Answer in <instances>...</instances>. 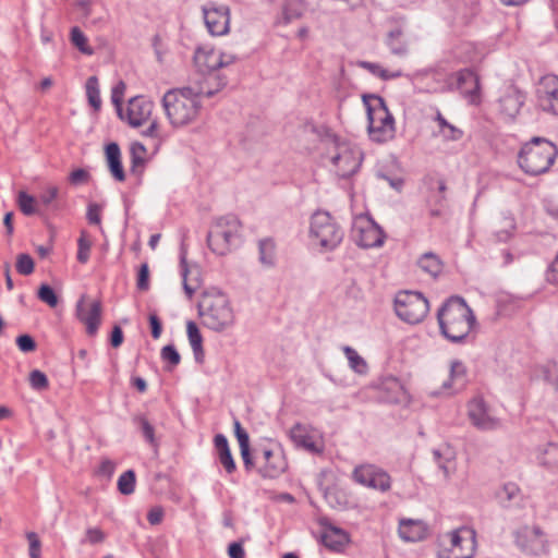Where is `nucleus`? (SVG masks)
Instances as JSON below:
<instances>
[{
  "mask_svg": "<svg viewBox=\"0 0 558 558\" xmlns=\"http://www.w3.org/2000/svg\"><path fill=\"white\" fill-rule=\"evenodd\" d=\"M438 323L441 333L450 341L458 342L471 332L475 317L462 299L451 298L439 310Z\"/></svg>",
  "mask_w": 558,
  "mask_h": 558,
  "instance_id": "nucleus-1",
  "label": "nucleus"
},
{
  "mask_svg": "<svg viewBox=\"0 0 558 558\" xmlns=\"http://www.w3.org/2000/svg\"><path fill=\"white\" fill-rule=\"evenodd\" d=\"M162 107L173 128L193 123L199 116L202 104L192 86L171 89L162 97Z\"/></svg>",
  "mask_w": 558,
  "mask_h": 558,
  "instance_id": "nucleus-2",
  "label": "nucleus"
},
{
  "mask_svg": "<svg viewBox=\"0 0 558 558\" xmlns=\"http://www.w3.org/2000/svg\"><path fill=\"white\" fill-rule=\"evenodd\" d=\"M557 155L558 149L551 142L535 137L521 147L518 165L526 174L539 175L550 169Z\"/></svg>",
  "mask_w": 558,
  "mask_h": 558,
  "instance_id": "nucleus-3",
  "label": "nucleus"
},
{
  "mask_svg": "<svg viewBox=\"0 0 558 558\" xmlns=\"http://www.w3.org/2000/svg\"><path fill=\"white\" fill-rule=\"evenodd\" d=\"M364 104L367 109L368 134L372 141L377 143L391 141L396 134V123L384 99L375 95L365 96Z\"/></svg>",
  "mask_w": 558,
  "mask_h": 558,
  "instance_id": "nucleus-4",
  "label": "nucleus"
},
{
  "mask_svg": "<svg viewBox=\"0 0 558 558\" xmlns=\"http://www.w3.org/2000/svg\"><path fill=\"white\" fill-rule=\"evenodd\" d=\"M327 158L338 178L350 179L359 172L363 162V153L354 144L335 141L328 148Z\"/></svg>",
  "mask_w": 558,
  "mask_h": 558,
  "instance_id": "nucleus-5",
  "label": "nucleus"
},
{
  "mask_svg": "<svg viewBox=\"0 0 558 558\" xmlns=\"http://www.w3.org/2000/svg\"><path fill=\"white\" fill-rule=\"evenodd\" d=\"M476 546L475 530L461 526L441 537L437 556L438 558H473Z\"/></svg>",
  "mask_w": 558,
  "mask_h": 558,
  "instance_id": "nucleus-6",
  "label": "nucleus"
},
{
  "mask_svg": "<svg viewBox=\"0 0 558 558\" xmlns=\"http://www.w3.org/2000/svg\"><path fill=\"white\" fill-rule=\"evenodd\" d=\"M310 239L322 251H332L343 239V231L326 211H317L311 218Z\"/></svg>",
  "mask_w": 558,
  "mask_h": 558,
  "instance_id": "nucleus-7",
  "label": "nucleus"
},
{
  "mask_svg": "<svg viewBox=\"0 0 558 558\" xmlns=\"http://www.w3.org/2000/svg\"><path fill=\"white\" fill-rule=\"evenodd\" d=\"M241 222L234 216L218 218L211 226L207 242L209 248L218 254L226 255L231 251L232 245L239 238Z\"/></svg>",
  "mask_w": 558,
  "mask_h": 558,
  "instance_id": "nucleus-8",
  "label": "nucleus"
},
{
  "mask_svg": "<svg viewBox=\"0 0 558 558\" xmlns=\"http://www.w3.org/2000/svg\"><path fill=\"white\" fill-rule=\"evenodd\" d=\"M203 323L214 330H222L233 323V312L223 294L206 295L201 303Z\"/></svg>",
  "mask_w": 558,
  "mask_h": 558,
  "instance_id": "nucleus-9",
  "label": "nucleus"
},
{
  "mask_svg": "<svg viewBox=\"0 0 558 558\" xmlns=\"http://www.w3.org/2000/svg\"><path fill=\"white\" fill-rule=\"evenodd\" d=\"M395 311L403 322L418 324L426 317L429 304L420 292L401 291L396 295Z\"/></svg>",
  "mask_w": 558,
  "mask_h": 558,
  "instance_id": "nucleus-10",
  "label": "nucleus"
},
{
  "mask_svg": "<svg viewBox=\"0 0 558 558\" xmlns=\"http://www.w3.org/2000/svg\"><path fill=\"white\" fill-rule=\"evenodd\" d=\"M352 238L362 247H376L384 244L385 233L373 219L359 216L353 222Z\"/></svg>",
  "mask_w": 558,
  "mask_h": 558,
  "instance_id": "nucleus-11",
  "label": "nucleus"
},
{
  "mask_svg": "<svg viewBox=\"0 0 558 558\" xmlns=\"http://www.w3.org/2000/svg\"><path fill=\"white\" fill-rule=\"evenodd\" d=\"M289 437L295 447L311 453H322L325 449L323 433L312 425L296 423L291 427Z\"/></svg>",
  "mask_w": 558,
  "mask_h": 558,
  "instance_id": "nucleus-12",
  "label": "nucleus"
},
{
  "mask_svg": "<svg viewBox=\"0 0 558 558\" xmlns=\"http://www.w3.org/2000/svg\"><path fill=\"white\" fill-rule=\"evenodd\" d=\"M254 466L267 477L274 478L282 474L287 469V460L279 448L263 447L256 450Z\"/></svg>",
  "mask_w": 558,
  "mask_h": 558,
  "instance_id": "nucleus-13",
  "label": "nucleus"
},
{
  "mask_svg": "<svg viewBox=\"0 0 558 558\" xmlns=\"http://www.w3.org/2000/svg\"><path fill=\"white\" fill-rule=\"evenodd\" d=\"M154 102L143 96H136L129 100L125 108H121L118 114L132 128H140L151 119Z\"/></svg>",
  "mask_w": 558,
  "mask_h": 558,
  "instance_id": "nucleus-14",
  "label": "nucleus"
},
{
  "mask_svg": "<svg viewBox=\"0 0 558 558\" xmlns=\"http://www.w3.org/2000/svg\"><path fill=\"white\" fill-rule=\"evenodd\" d=\"M517 543L527 555L544 556L549 551L548 536L536 525L521 529L517 536Z\"/></svg>",
  "mask_w": 558,
  "mask_h": 558,
  "instance_id": "nucleus-15",
  "label": "nucleus"
},
{
  "mask_svg": "<svg viewBox=\"0 0 558 558\" xmlns=\"http://www.w3.org/2000/svg\"><path fill=\"white\" fill-rule=\"evenodd\" d=\"M353 480L365 487L383 493L391 487L390 475L375 464L365 463L356 466L353 471Z\"/></svg>",
  "mask_w": 558,
  "mask_h": 558,
  "instance_id": "nucleus-16",
  "label": "nucleus"
},
{
  "mask_svg": "<svg viewBox=\"0 0 558 558\" xmlns=\"http://www.w3.org/2000/svg\"><path fill=\"white\" fill-rule=\"evenodd\" d=\"M536 106L542 111L558 116V76H543L536 86Z\"/></svg>",
  "mask_w": 558,
  "mask_h": 558,
  "instance_id": "nucleus-17",
  "label": "nucleus"
},
{
  "mask_svg": "<svg viewBox=\"0 0 558 558\" xmlns=\"http://www.w3.org/2000/svg\"><path fill=\"white\" fill-rule=\"evenodd\" d=\"M76 317L89 336L96 335L101 323L100 302L86 296L81 298L76 305Z\"/></svg>",
  "mask_w": 558,
  "mask_h": 558,
  "instance_id": "nucleus-18",
  "label": "nucleus"
},
{
  "mask_svg": "<svg viewBox=\"0 0 558 558\" xmlns=\"http://www.w3.org/2000/svg\"><path fill=\"white\" fill-rule=\"evenodd\" d=\"M231 54L222 53L208 47L198 48L194 56L197 68L204 72H218L217 70L233 62Z\"/></svg>",
  "mask_w": 558,
  "mask_h": 558,
  "instance_id": "nucleus-19",
  "label": "nucleus"
},
{
  "mask_svg": "<svg viewBox=\"0 0 558 558\" xmlns=\"http://www.w3.org/2000/svg\"><path fill=\"white\" fill-rule=\"evenodd\" d=\"M468 416L471 423L482 430H493L499 426V420L492 414L482 398H474L469 402Z\"/></svg>",
  "mask_w": 558,
  "mask_h": 558,
  "instance_id": "nucleus-20",
  "label": "nucleus"
},
{
  "mask_svg": "<svg viewBox=\"0 0 558 558\" xmlns=\"http://www.w3.org/2000/svg\"><path fill=\"white\" fill-rule=\"evenodd\" d=\"M204 19L211 35L221 36L229 32L230 13L227 7L205 8Z\"/></svg>",
  "mask_w": 558,
  "mask_h": 558,
  "instance_id": "nucleus-21",
  "label": "nucleus"
},
{
  "mask_svg": "<svg viewBox=\"0 0 558 558\" xmlns=\"http://www.w3.org/2000/svg\"><path fill=\"white\" fill-rule=\"evenodd\" d=\"M227 84L225 77L219 72L204 73L199 81H195L190 86L193 87L196 96L202 100L203 97H210Z\"/></svg>",
  "mask_w": 558,
  "mask_h": 558,
  "instance_id": "nucleus-22",
  "label": "nucleus"
},
{
  "mask_svg": "<svg viewBox=\"0 0 558 558\" xmlns=\"http://www.w3.org/2000/svg\"><path fill=\"white\" fill-rule=\"evenodd\" d=\"M428 534L427 525L422 520L402 519L399 523V535L408 542H420Z\"/></svg>",
  "mask_w": 558,
  "mask_h": 558,
  "instance_id": "nucleus-23",
  "label": "nucleus"
},
{
  "mask_svg": "<svg viewBox=\"0 0 558 558\" xmlns=\"http://www.w3.org/2000/svg\"><path fill=\"white\" fill-rule=\"evenodd\" d=\"M214 444L217 453V460L220 465L225 469L228 475L234 474L236 471V464L231 454L227 438L223 435L218 434L215 436Z\"/></svg>",
  "mask_w": 558,
  "mask_h": 558,
  "instance_id": "nucleus-24",
  "label": "nucleus"
},
{
  "mask_svg": "<svg viewBox=\"0 0 558 558\" xmlns=\"http://www.w3.org/2000/svg\"><path fill=\"white\" fill-rule=\"evenodd\" d=\"M379 388L386 400L400 402L408 396L405 386L400 379L393 376H386L381 379Z\"/></svg>",
  "mask_w": 558,
  "mask_h": 558,
  "instance_id": "nucleus-25",
  "label": "nucleus"
},
{
  "mask_svg": "<svg viewBox=\"0 0 558 558\" xmlns=\"http://www.w3.org/2000/svg\"><path fill=\"white\" fill-rule=\"evenodd\" d=\"M323 544L333 551H342L350 542L345 531L336 526H326L322 535Z\"/></svg>",
  "mask_w": 558,
  "mask_h": 558,
  "instance_id": "nucleus-26",
  "label": "nucleus"
},
{
  "mask_svg": "<svg viewBox=\"0 0 558 558\" xmlns=\"http://www.w3.org/2000/svg\"><path fill=\"white\" fill-rule=\"evenodd\" d=\"M106 158L112 177L123 182L125 180L124 169L121 162V151L116 143H110L106 146Z\"/></svg>",
  "mask_w": 558,
  "mask_h": 558,
  "instance_id": "nucleus-27",
  "label": "nucleus"
},
{
  "mask_svg": "<svg viewBox=\"0 0 558 558\" xmlns=\"http://www.w3.org/2000/svg\"><path fill=\"white\" fill-rule=\"evenodd\" d=\"M459 86L469 93L470 101L477 104L480 101V81L472 71H461L458 76Z\"/></svg>",
  "mask_w": 558,
  "mask_h": 558,
  "instance_id": "nucleus-28",
  "label": "nucleus"
},
{
  "mask_svg": "<svg viewBox=\"0 0 558 558\" xmlns=\"http://www.w3.org/2000/svg\"><path fill=\"white\" fill-rule=\"evenodd\" d=\"M235 436L240 446L241 456L246 470L254 468V459L250 450V438L247 433L242 428L240 422H234Z\"/></svg>",
  "mask_w": 558,
  "mask_h": 558,
  "instance_id": "nucleus-29",
  "label": "nucleus"
},
{
  "mask_svg": "<svg viewBox=\"0 0 558 558\" xmlns=\"http://www.w3.org/2000/svg\"><path fill=\"white\" fill-rule=\"evenodd\" d=\"M538 463L548 470L558 471V444L549 442L541 448L536 457Z\"/></svg>",
  "mask_w": 558,
  "mask_h": 558,
  "instance_id": "nucleus-30",
  "label": "nucleus"
},
{
  "mask_svg": "<svg viewBox=\"0 0 558 558\" xmlns=\"http://www.w3.org/2000/svg\"><path fill=\"white\" fill-rule=\"evenodd\" d=\"M446 184L440 181L438 185V194L434 195L428 201V216L430 218H442L446 214V198H445Z\"/></svg>",
  "mask_w": 558,
  "mask_h": 558,
  "instance_id": "nucleus-31",
  "label": "nucleus"
},
{
  "mask_svg": "<svg viewBox=\"0 0 558 558\" xmlns=\"http://www.w3.org/2000/svg\"><path fill=\"white\" fill-rule=\"evenodd\" d=\"M187 337L190 344L193 349L195 359L197 362H202L204 357V349H203V337L197 325L194 322H189L186 325Z\"/></svg>",
  "mask_w": 558,
  "mask_h": 558,
  "instance_id": "nucleus-32",
  "label": "nucleus"
},
{
  "mask_svg": "<svg viewBox=\"0 0 558 558\" xmlns=\"http://www.w3.org/2000/svg\"><path fill=\"white\" fill-rule=\"evenodd\" d=\"M93 245V236L86 230H82L77 239L76 253V259L80 264H86L89 260Z\"/></svg>",
  "mask_w": 558,
  "mask_h": 558,
  "instance_id": "nucleus-33",
  "label": "nucleus"
},
{
  "mask_svg": "<svg viewBox=\"0 0 558 558\" xmlns=\"http://www.w3.org/2000/svg\"><path fill=\"white\" fill-rule=\"evenodd\" d=\"M449 380V387L453 390H459L464 387L466 381V368L462 362L457 360L451 362Z\"/></svg>",
  "mask_w": 558,
  "mask_h": 558,
  "instance_id": "nucleus-34",
  "label": "nucleus"
},
{
  "mask_svg": "<svg viewBox=\"0 0 558 558\" xmlns=\"http://www.w3.org/2000/svg\"><path fill=\"white\" fill-rule=\"evenodd\" d=\"M435 120L438 124V133L444 140L458 141L462 137L463 132L449 123L441 113L438 112Z\"/></svg>",
  "mask_w": 558,
  "mask_h": 558,
  "instance_id": "nucleus-35",
  "label": "nucleus"
},
{
  "mask_svg": "<svg viewBox=\"0 0 558 558\" xmlns=\"http://www.w3.org/2000/svg\"><path fill=\"white\" fill-rule=\"evenodd\" d=\"M85 89L89 106L94 109V111H99L101 108V98L98 80L96 76H90L87 78Z\"/></svg>",
  "mask_w": 558,
  "mask_h": 558,
  "instance_id": "nucleus-36",
  "label": "nucleus"
},
{
  "mask_svg": "<svg viewBox=\"0 0 558 558\" xmlns=\"http://www.w3.org/2000/svg\"><path fill=\"white\" fill-rule=\"evenodd\" d=\"M303 4L300 1H287L282 8L281 24H289L302 16Z\"/></svg>",
  "mask_w": 558,
  "mask_h": 558,
  "instance_id": "nucleus-37",
  "label": "nucleus"
},
{
  "mask_svg": "<svg viewBox=\"0 0 558 558\" xmlns=\"http://www.w3.org/2000/svg\"><path fill=\"white\" fill-rule=\"evenodd\" d=\"M343 353L349 361L350 367L359 374H366L368 371L367 362L351 347H344Z\"/></svg>",
  "mask_w": 558,
  "mask_h": 558,
  "instance_id": "nucleus-38",
  "label": "nucleus"
},
{
  "mask_svg": "<svg viewBox=\"0 0 558 558\" xmlns=\"http://www.w3.org/2000/svg\"><path fill=\"white\" fill-rule=\"evenodd\" d=\"M515 220L513 217H504L499 221V227L495 232L496 239L499 242H508L510 239H512L514 232H515Z\"/></svg>",
  "mask_w": 558,
  "mask_h": 558,
  "instance_id": "nucleus-39",
  "label": "nucleus"
},
{
  "mask_svg": "<svg viewBox=\"0 0 558 558\" xmlns=\"http://www.w3.org/2000/svg\"><path fill=\"white\" fill-rule=\"evenodd\" d=\"M147 160V149L146 147L135 142L131 145V161H132V171H137V169H142Z\"/></svg>",
  "mask_w": 558,
  "mask_h": 558,
  "instance_id": "nucleus-40",
  "label": "nucleus"
},
{
  "mask_svg": "<svg viewBox=\"0 0 558 558\" xmlns=\"http://www.w3.org/2000/svg\"><path fill=\"white\" fill-rule=\"evenodd\" d=\"M16 203L20 210L26 216H31L37 213L36 198L24 191L19 192Z\"/></svg>",
  "mask_w": 558,
  "mask_h": 558,
  "instance_id": "nucleus-41",
  "label": "nucleus"
},
{
  "mask_svg": "<svg viewBox=\"0 0 558 558\" xmlns=\"http://www.w3.org/2000/svg\"><path fill=\"white\" fill-rule=\"evenodd\" d=\"M71 43L84 54L90 56L94 53L93 48L88 44L87 37L78 27L71 29Z\"/></svg>",
  "mask_w": 558,
  "mask_h": 558,
  "instance_id": "nucleus-42",
  "label": "nucleus"
},
{
  "mask_svg": "<svg viewBox=\"0 0 558 558\" xmlns=\"http://www.w3.org/2000/svg\"><path fill=\"white\" fill-rule=\"evenodd\" d=\"M276 252L275 243L271 239H264L259 241V259L265 265H272L275 263Z\"/></svg>",
  "mask_w": 558,
  "mask_h": 558,
  "instance_id": "nucleus-43",
  "label": "nucleus"
},
{
  "mask_svg": "<svg viewBox=\"0 0 558 558\" xmlns=\"http://www.w3.org/2000/svg\"><path fill=\"white\" fill-rule=\"evenodd\" d=\"M135 473L132 470H129L119 477L118 489L123 495H131L135 489Z\"/></svg>",
  "mask_w": 558,
  "mask_h": 558,
  "instance_id": "nucleus-44",
  "label": "nucleus"
},
{
  "mask_svg": "<svg viewBox=\"0 0 558 558\" xmlns=\"http://www.w3.org/2000/svg\"><path fill=\"white\" fill-rule=\"evenodd\" d=\"M418 266L432 276H436L441 269L440 260L434 254H425L422 256L418 260Z\"/></svg>",
  "mask_w": 558,
  "mask_h": 558,
  "instance_id": "nucleus-45",
  "label": "nucleus"
},
{
  "mask_svg": "<svg viewBox=\"0 0 558 558\" xmlns=\"http://www.w3.org/2000/svg\"><path fill=\"white\" fill-rule=\"evenodd\" d=\"M362 65L364 69L369 71L372 74H374L383 80L397 78V77L401 76L400 71H389L377 63L364 62Z\"/></svg>",
  "mask_w": 558,
  "mask_h": 558,
  "instance_id": "nucleus-46",
  "label": "nucleus"
},
{
  "mask_svg": "<svg viewBox=\"0 0 558 558\" xmlns=\"http://www.w3.org/2000/svg\"><path fill=\"white\" fill-rule=\"evenodd\" d=\"M544 380L558 388V365L555 362H547L541 367Z\"/></svg>",
  "mask_w": 558,
  "mask_h": 558,
  "instance_id": "nucleus-47",
  "label": "nucleus"
},
{
  "mask_svg": "<svg viewBox=\"0 0 558 558\" xmlns=\"http://www.w3.org/2000/svg\"><path fill=\"white\" fill-rule=\"evenodd\" d=\"M37 295L41 302L46 303L50 307H56L58 304V296L53 289L48 284H41Z\"/></svg>",
  "mask_w": 558,
  "mask_h": 558,
  "instance_id": "nucleus-48",
  "label": "nucleus"
},
{
  "mask_svg": "<svg viewBox=\"0 0 558 558\" xmlns=\"http://www.w3.org/2000/svg\"><path fill=\"white\" fill-rule=\"evenodd\" d=\"M29 384L35 390H45L49 387L47 376L38 369L32 371L29 374Z\"/></svg>",
  "mask_w": 558,
  "mask_h": 558,
  "instance_id": "nucleus-49",
  "label": "nucleus"
},
{
  "mask_svg": "<svg viewBox=\"0 0 558 558\" xmlns=\"http://www.w3.org/2000/svg\"><path fill=\"white\" fill-rule=\"evenodd\" d=\"M26 539L28 542V553L29 558H40L41 557V542L39 536L35 532H27Z\"/></svg>",
  "mask_w": 558,
  "mask_h": 558,
  "instance_id": "nucleus-50",
  "label": "nucleus"
},
{
  "mask_svg": "<svg viewBox=\"0 0 558 558\" xmlns=\"http://www.w3.org/2000/svg\"><path fill=\"white\" fill-rule=\"evenodd\" d=\"M16 270L19 274L28 276L34 271V260L27 254H21L17 256Z\"/></svg>",
  "mask_w": 558,
  "mask_h": 558,
  "instance_id": "nucleus-51",
  "label": "nucleus"
},
{
  "mask_svg": "<svg viewBox=\"0 0 558 558\" xmlns=\"http://www.w3.org/2000/svg\"><path fill=\"white\" fill-rule=\"evenodd\" d=\"M126 90V85L123 81H119L114 84L111 90V101L116 107L117 111L122 108L123 97Z\"/></svg>",
  "mask_w": 558,
  "mask_h": 558,
  "instance_id": "nucleus-52",
  "label": "nucleus"
},
{
  "mask_svg": "<svg viewBox=\"0 0 558 558\" xmlns=\"http://www.w3.org/2000/svg\"><path fill=\"white\" fill-rule=\"evenodd\" d=\"M116 470V463L110 459H101L95 474L100 477L110 480Z\"/></svg>",
  "mask_w": 558,
  "mask_h": 558,
  "instance_id": "nucleus-53",
  "label": "nucleus"
},
{
  "mask_svg": "<svg viewBox=\"0 0 558 558\" xmlns=\"http://www.w3.org/2000/svg\"><path fill=\"white\" fill-rule=\"evenodd\" d=\"M161 357L165 362L169 363L171 367L177 366L181 361L179 352L171 344L162 348Z\"/></svg>",
  "mask_w": 558,
  "mask_h": 558,
  "instance_id": "nucleus-54",
  "label": "nucleus"
},
{
  "mask_svg": "<svg viewBox=\"0 0 558 558\" xmlns=\"http://www.w3.org/2000/svg\"><path fill=\"white\" fill-rule=\"evenodd\" d=\"M401 33L399 31L389 34L388 45L396 54H404L407 52L405 45L400 40Z\"/></svg>",
  "mask_w": 558,
  "mask_h": 558,
  "instance_id": "nucleus-55",
  "label": "nucleus"
},
{
  "mask_svg": "<svg viewBox=\"0 0 558 558\" xmlns=\"http://www.w3.org/2000/svg\"><path fill=\"white\" fill-rule=\"evenodd\" d=\"M136 286L141 291H147L149 289V269L147 264H143L140 267Z\"/></svg>",
  "mask_w": 558,
  "mask_h": 558,
  "instance_id": "nucleus-56",
  "label": "nucleus"
},
{
  "mask_svg": "<svg viewBox=\"0 0 558 558\" xmlns=\"http://www.w3.org/2000/svg\"><path fill=\"white\" fill-rule=\"evenodd\" d=\"M519 487L514 483H507L498 493L500 500H512L519 495Z\"/></svg>",
  "mask_w": 558,
  "mask_h": 558,
  "instance_id": "nucleus-57",
  "label": "nucleus"
},
{
  "mask_svg": "<svg viewBox=\"0 0 558 558\" xmlns=\"http://www.w3.org/2000/svg\"><path fill=\"white\" fill-rule=\"evenodd\" d=\"M144 136L162 140L165 137L163 129L158 120H151L149 126L143 132Z\"/></svg>",
  "mask_w": 558,
  "mask_h": 558,
  "instance_id": "nucleus-58",
  "label": "nucleus"
},
{
  "mask_svg": "<svg viewBox=\"0 0 558 558\" xmlns=\"http://www.w3.org/2000/svg\"><path fill=\"white\" fill-rule=\"evenodd\" d=\"M16 344L23 352H33L36 350V342L28 335H22L16 338Z\"/></svg>",
  "mask_w": 558,
  "mask_h": 558,
  "instance_id": "nucleus-59",
  "label": "nucleus"
},
{
  "mask_svg": "<svg viewBox=\"0 0 558 558\" xmlns=\"http://www.w3.org/2000/svg\"><path fill=\"white\" fill-rule=\"evenodd\" d=\"M89 173L85 169H75L70 173L69 180L72 184H86L89 181Z\"/></svg>",
  "mask_w": 558,
  "mask_h": 558,
  "instance_id": "nucleus-60",
  "label": "nucleus"
},
{
  "mask_svg": "<svg viewBox=\"0 0 558 558\" xmlns=\"http://www.w3.org/2000/svg\"><path fill=\"white\" fill-rule=\"evenodd\" d=\"M87 219L89 223L99 225L101 221V206L98 204H90L87 210Z\"/></svg>",
  "mask_w": 558,
  "mask_h": 558,
  "instance_id": "nucleus-61",
  "label": "nucleus"
},
{
  "mask_svg": "<svg viewBox=\"0 0 558 558\" xmlns=\"http://www.w3.org/2000/svg\"><path fill=\"white\" fill-rule=\"evenodd\" d=\"M59 194V190L57 186H48L39 196V201L44 205H49L52 203Z\"/></svg>",
  "mask_w": 558,
  "mask_h": 558,
  "instance_id": "nucleus-62",
  "label": "nucleus"
},
{
  "mask_svg": "<svg viewBox=\"0 0 558 558\" xmlns=\"http://www.w3.org/2000/svg\"><path fill=\"white\" fill-rule=\"evenodd\" d=\"M163 509L161 507H153L147 513V520L151 525L161 523L163 519Z\"/></svg>",
  "mask_w": 558,
  "mask_h": 558,
  "instance_id": "nucleus-63",
  "label": "nucleus"
},
{
  "mask_svg": "<svg viewBox=\"0 0 558 558\" xmlns=\"http://www.w3.org/2000/svg\"><path fill=\"white\" fill-rule=\"evenodd\" d=\"M141 430L145 437V439L154 444L155 441V430L154 427L149 424V422L146 418H141L140 421Z\"/></svg>",
  "mask_w": 558,
  "mask_h": 558,
  "instance_id": "nucleus-64",
  "label": "nucleus"
}]
</instances>
